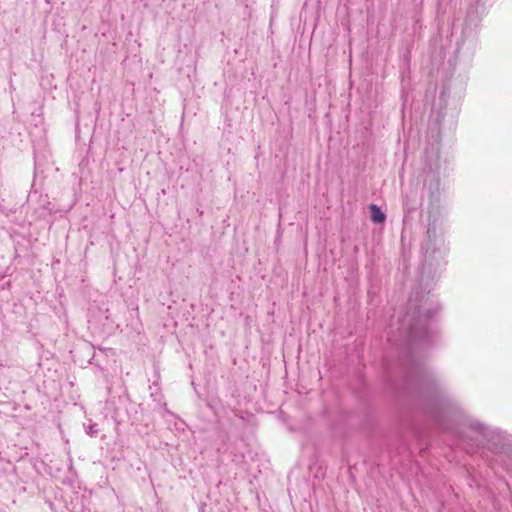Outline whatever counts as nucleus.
I'll list each match as a JSON object with an SVG mask.
<instances>
[{
	"mask_svg": "<svg viewBox=\"0 0 512 512\" xmlns=\"http://www.w3.org/2000/svg\"><path fill=\"white\" fill-rule=\"evenodd\" d=\"M429 317L430 310H427L423 324L410 320L407 328L400 329L406 340L404 366L408 384L427 397L429 412L442 431L452 433L472 448L487 449L512 459V436L468 415L438 374L427 365L426 352L435 337Z\"/></svg>",
	"mask_w": 512,
	"mask_h": 512,
	"instance_id": "1",
	"label": "nucleus"
},
{
	"mask_svg": "<svg viewBox=\"0 0 512 512\" xmlns=\"http://www.w3.org/2000/svg\"><path fill=\"white\" fill-rule=\"evenodd\" d=\"M423 201L428 202V225L426 230V239L422 243L423 264L418 287H416L408 300L407 312L400 323L399 329H405L409 326L410 320L423 324L427 317V310H430L428 323H432L435 314L439 310V305L430 300V283L437 274L444 268L447 249L444 239L438 233V224L436 214L440 207V178L438 173L430 171L427 173L423 183Z\"/></svg>",
	"mask_w": 512,
	"mask_h": 512,
	"instance_id": "2",
	"label": "nucleus"
},
{
	"mask_svg": "<svg viewBox=\"0 0 512 512\" xmlns=\"http://www.w3.org/2000/svg\"><path fill=\"white\" fill-rule=\"evenodd\" d=\"M89 434L93 435L94 433H96V431L93 429V426H90L89 428Z\"/></svg>",
	"mask_w": 512,
	"mask_h": 512,
	"instance_id": "4",
	"label": "nucleus"
},
{
	"mask_svg": "<svg viewBox=\"0 0 512 512\" xmlns=\"http://www.w3.org/2000/svg\"><path fill=\"white\" fill-rule=\"evenodd\" d=\"M369 209H370V218L373 223L382 224L386 220L385 213L376 204H371L369 206Z\"/></svg>",
	"mask_w": 512,
	"mask_h": 512,
	"instance_id": "3",
	"label": "nucleus"
}]
</instances>
